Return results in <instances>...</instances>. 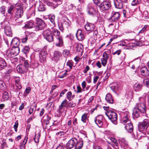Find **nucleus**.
Segmentation results:
<instances>
[{
	"label": "nucleus",
	"instance_id": "4be33fe9",
	"mask_svg": "<svg viewBox=\"0 0 149 149\" xmlns=\"http://www.w3.org/2000/svg\"><path fill=\"white\" fill-rule=\"evenodd\" d=\"M114 4L116 8L121 9L123 7L122 0H114Z\"/></svg>",
	"mask_w": 149,
	"mask_h": 149
},
{
	"label": "nucleus",
	"instance_id": "1a4fd4ad",
	"mask_svg": "<svg viewBox=\"0 0 149 149\" xmlns=\"http://www.w3.org/2000/svg\"><path fill=\"white\" fill-rule=\"evenodd\" d=\"M77 142V139L75 138L71 139L66 144V147L68 149H70L74 147Z\"/></svg>",
	"mask_w": 149,
	"mask_h": 149
},
{
	"label": "nucleus",
	"instance_id": "39448f33",
	"mask_svg": "<svg viewBox=\"0 0 149 149\" xmlns=\"http://www.w3.org/2000/svg\"><path fill=\"white\" fill-rule=\"evenodd\" d=\"M149 125V120L147 119H144L138 124V128L140 132L145 130Z\"/></svg>",
	"mask_w": 149,
	"mask_h": 149
},
{
	"label": "nucleus",
	"instance_id": "9d476101",
	"mask_svg": "<svg viewBox=\"0 0 149 149\" xmlns=\"http://www.w3.org/2000/svg\"><path fill=\"white\" fill-rule=\"evenodd\" d=\"M47 55L46 51L44 50L40 51L39 53V57L40 62L43 63L46 61V57Z\"/></svg>",
	"mask_w": 149,
	"mask_h": 149
},
{
	"label": "nucleus",
	"instance_id": "5fc2aeb1",
	"mask_svg": "<svg viewBox=\"0 0 149 149\" xmlns=\"http://www.w3.org/2000/svg\"><path fill=\"white\" fill-rule=\"evenodd\" d=\"M65 107L60 105L58 109H57V112L58 113H61L64 110Z\"/></svg>",
	"mask_w": 149,
	"mask_h": 149
},
{
	"label": "nucleus",
	"instance_id": "393cba45",
	"mask_svg": "<svg viewBox=\"0 0 149 149\" xmlns=\"http://www.w3.org/2000/svg\"><path fill=\"white\" fill-rule=\"evenodd\" d=\"M141 74L144 76H146L149 75V71L146 67H144L141 68Z\"/></svg>",
	"mask_w": 149,
	"mask_h": 149
},
{
	"label": "nucleus",
	"instance_id": "338daca9",
	"mask_svg": "<svg viewBox=\"0 0 149 149\" xmlns=\"http://www.w3.org/2000/svg\"><path fill=\"white\" fill-rule=\"evenodd\" d=\"M31 89L29 87H27L25 90L24 92V93L25 94V96H26L31 91Z\"/></svg>",
	"mask_w": 149,
	"mask_h": 149
},
{
	"label": "nucleus",
	"instance_id": "0eeeda50",
	"mask_svg": "<svg viewBox=\"0 0 149 149\" xmlns=\"http://www.w3.org/2000/svg\"><path fill=\"white\" fill-rule=\"evenodd\" d=\"M135 107L138 110H139L142 113H144L146 111V108L145 103V102H139L137 103Z\"/></svg>",
	"mask_w": 149,
	"mask_h": 149
},
{
	"label": "nucleus",
	"instance_id": "dca6fc26",
	"mask_svg": "<svg viewBox=\"0 0 149 149\" xmlns=\"http://www.w3.org/2000/svg\"><path fill=\"white\" fill-rule=\"evenodd\" d=\"M118 141L121 147H123L125 149L128 147L127 142L125 139L120 138L118 139Z\"/></svg>",
	"mask_w": 149,
	"mask_h": 149
},
{
	"label": "nucleus",
	"instance_id": "423d86ee",
	"mask_svg": "<svg viewBox=\"0 0 149 149\" xmlns=\"http://www.w3.org/2000/svg\"><path fill=\"white\" fill-rule=\"evenodd\" d=\"M37 25L35 27L36 30L42 29L46 26V25L42 19L37 18L36 19Z\"/></svg>",
	"mask_w": 149,
	"mask_h": 149
},
{
	"label": "nucleus",
	"instance_id": "f257e3e1",
	"mask_svg": "<svg viewBox=\"0 0 149 149\" xmlns=\"http://www.w3.org/2000/svg\"><path fill=\"white\" fill-rule=\"evenodd\" d=\"M107 116L111 121L115 125H116L117 123V114L112 111L109 110L105 112Z\"/></svg>",
	"mask_w": 149,
	"mask_h": 149
},
{
	"label": "nucleus",
	"instance_id": "6ab92c4d",
	"mask_svg": "<svg viewBox=\"0 0 149 149\" xmlns=\"http://www.w3.org/2000/svg\"><path fill=\"white\" fill-rule=\"evenodd\" d=\"M87 11L88 14L91 15H93L96 13L95 10L93 8L91 4H89L88 5Z\"/></svg>",
	"mask_w": 149,
	"mask_h": 149
},
{
	"label": "nucleus",
	"instance_id": "09e8293b",
	"mask_svg": "<svg viewBox=\"0 0 149 149\" xmlns=\"http://www.w3.org/2000/svg\"><path fill=\"white\" fill-rule=\"evenodd\" d=\"M6 55L9 57H13L14 56H15V55H14V54L12 53V51L11 50H8L7 51Z\"/></svg>",
	"mask_w": 149,
	"mask_h": 149
},
{
	"label": "nucleus",
	"instance_id": "20e7f679",
	"mask_svg": "<svg viewBox=\"0 0 149 149\" xmlns=\"http://www.w3.org/2000/svg\"><path fill=\"white\" fill-rule=\"evenodd\" d=\"M44 38L49 42L54 41L53 34L50 29H48L44 30L42 33Z\"/></svg>",
	"mask_w": 149,
	"mask_h": 149
},
{
	"label": "nucleus",
	"instance_id": "473e14b6",
	"mask_svg": "<svg viewBox=\"0 0 149 149\" xmlns=\"http://www.w3.org/2000/svg\"><path fill=\"white\" fill-rule=\"evenodd\" d=\"M64 26L65 28H68V27L70 26L71 23L69 19L66 17H65L63 19V21Z\"/></svg>",
	"mask_w": 149,
	"mask_h": 149
},
{
	"label": "nucleus",
	"instance_id": "69168bd1",
	"mask_svg": "<svg viewBox=\"0 0 149 149\" xmlns=\"http://www.w3.org/2000/svg\"><path fill=\"white\" fill-rule=\"evenodd\" d=\"M6 8L4 6H2L0 8V12L1 13L3 14L5 12Z\"/></svg>",
	"mask_w": 149,
	"mask_h": 149
},
{
	"label": "nucleus",
	"instance_id": "13d9d810",
	"mask_svg": "<svg viewBox=\"0 0 149 149\" xmlns=\"http://www.w3.org/2000/svg\"><path fill=\"white\" fill-rule=\"evenodd\" d=\"M67 65L69 66L70 69H71L73 66V62L72 60H69L67 62Z\"/></svg>",
	"mask_w": 149,
	"mask_h": 149
},
{
	"label": "nucleus",
	"instance_id": "aec40b11",
	"mask_svg": "<svg viewBox=\"0 0 149 149\" xmlns=\"http://www.w3.org/2000/svg\"><path fill=\"white\" fill-rule=\"evenodd\" d=\"M10 87L11 90L13 91H18L22 88L21 84H16L15 85L11 84L10 85Z\"/></svg>",
	"mask_w": 149,
	"mask_h": 149
},
{
	"label": "nucleus",
	"instance_id": "e433bc0d",
	"mask_svg": "<svg viewBox=\"0 0 149 149\" xmlns=\"http://www.w3.org/2000/svg\"><path fill=\"white\" fill-rule=\"evenodd\" d=\"M76 143L75 146L76 149H80L82 147L83 142L82 141H78L77 140V142Z\"/></svg>",
	"mask_w": 149,
	"mask_h": 149
},
{
	"label": "nucleus",
	"instance_id": "2f4dec72",
	"mask_svg": "<svg viewBox=\"0 0 149 149\" xmlns=\"http://www.w3.org/2000/svg\"><path fill=\"white\" fill-rule=\"evenodd\" d=\"M34 24L33 21L32 20H30L24 26V28H31L33 27Z\"/></svg>",
	"mask_w": 149,
	"mask_h": 149
},
{
	"label": "nucleus",
	"instance_id": "f704fd0d",
	"mask_svg": "<svg viewBox=\"0 0 149 149\" xmlns=\"http://www.w3.org/2000/svg\"><path fill=\"white\" fill-rule=\"evenodd\" d=\"M23 4L22 3H18L15 4L14 6L15 8L16 9V10H23Z\"/></svg>",
	"mask_w": 149,
	"mask_h": 149
},
{
	"label": "nucleus",
	"instance_id": "4d7b16f0",
	"mask_svg": "<svg viewBox=\"0 0 149 149\" xmlns=\"http://www.w3.org/2000/svg\"><path fill=\"white\" fill-rule=\"evenodd\" d=\"M72 95V93L71 91H69L67 93L66 98L69 101H70L71 100Z\"/></svg>",
	"mask_w": 149,
	"mask_h": 149
},
{
	"label": "nucleus",
	"instance_id": "680f3d73",
	"mask_svg": "<svg viewBox=\"0 0 149 149\" xmlns=\"http://www.w3.org/2000/svg\"><path fill=\"white\" fill-rule=\"evenodd\" d=\"M144 84L148 88H149V80L148 79H145L143 80Z\"/></svg>",
	"mask_w": 149,
	"mask_h": 149
},
{
	"label": "nucleus",
	"instance_id": "7ed1b4c3",
	"mask_svg": "<svg viewBox=\"0 0 149 149\" xmlns=\"http://www.w3.org/2000/svg\"><path fill=\"white\" fill-rule=\"evenodd\" d=\"M1 26L4 29L5 33L8 36H11L12 31L11 29L9 22L7 21H4L1 23Z\"/></svg>",
	"mask_w": 149,
	"mask_h": 149
},
{
	"label": "nucleus",
	"instance_id": "ea45409f",
	"mask_svg": "<svg viewBox=\"0 0 149 149\" xmlns=\"http://www.w3.org/2000/svg\"><path fill=\"white\" fill-rule=\"evenodd\" d=\"M7 66L6 63L5 61H0V70L4 68Z\"/></svg>",
	"mask_w": 149,
	"mask_h": 149
},
{
	"label": "nucleus",
	"instance_id": "3c124183",
	"mask_svg": "<svg viewBox=\"0 0 149 149\" xmlns=\"http://www.w3.org/2000/svg\"><path fill=\"white\" fill-rule=\"evenodd\" d=\"M40 137V134L39 133L36 134L34 138V140L36 143L39 142V139Z\"/></svg>",
	"mask_w": 149,
	"mask_h": 149
},
{
	"label": "nucleus",
	"instance_id": "f03ea898",
	"mask_svg": "<svg viewBox=\"0 0 149 149\" xmlns=\"http://www.w3.org/2000/svg\"><path fill=\"white\" fill-rule=\"evenodd\" d=\"M111 5L109 0H104L99 5L100 10L104 12L108 10L111 7Z\"/></svg>",
	"mask_w": 149,
	"mask_h": 149
},
{
	"label": "nucleus",
	"instance_id": "412c9836",
	"mask_svg": "<svg viewBox=\"0 0 149 149\" xmlns=\"http://www.w3.org/2000/svg\"><path fill=\"white\" fill-rule=\"evenodd\" d=\"M61 55V53L58 51H55L54 54V56L52 58L53 61H58Z\"/></svg>",
	"mask_w": 149,
	"mask_h": 149
},
{
	"label": "nucleus",
	"instance_id": "8fccbe9b",
	"mask_svg": "<svg viewBox=\"0 0 149 149\" xmlns=\"http://www.w3.org/2000/svg\"><path fill=\"white\" fill-rule=\"evenodd\" d=\"M58 27L60 30L62 32L63 31L64 29V28L65 27L64 26V24H63V22H60L58 23Z\"/></svg>",
	"mask_w": 149,
	"mask_h": 149
},
{
	"label": "nucleus",
	"instance_id": "9b49d317",
	"mask_svg": "<svg viewBox=\"0 0 149 149\" xmlns=\"http://www.w3.org/2000/svg\"><path fill=\"white\" fill-rule=\"evenodd\" d=\"M123 118L121 120V122L124 125L126 123H128L131 122L130 120L129 119L130 117L129 113L127 112H125L123 113Z\"/></svg>",
	"mask_w": 149,
	"mask_h": 149
},
{
	"label": "nucleus",
	"instance_id": "7c9ffc66",
	"mask_svg": "<svg viewBox=\"0 0 149 149\" xmlns=\"http://www.w3.org/2000/svg\"><path fill=\"white\" fill-rule=\"evenodd\" d=\"M119 85L116 82H114L110 85V87L113 91H117L119 90Z\"/></svg>",
	"mask_w": 149,
	"mask_h": 149
},
{
	"label": "nucleus",
	"instance_id": "5701e85b",
	"mask_svg": "<svg viewBox=\"0 0 149 149\" xmlns=\"http://www.w3.org/2000/svg\"><path fill=\"white\" fill-rule=\"evenodd\" d=\"M125 128L126 130L128 132L131 133L133 130V127L131 122L125 124Z\"/></svg>",
	"mask_w": 149,
	"mask_h": 149
},
{
	"label": "nucleus",
	"instance_id": "a19ab883",
	"mask_svg": "<svg viewBox=\"0 0 149 149\" xmlns=\"http://www.w3.org/2000/svg\"><path fill=\"white\" fill-rule=\"evenodd\" d=\"M52 33L53 34V35H54V36L56 37H58L59 36H61V35H60V31L56 29H53Z\"/></svg>",
	"mask_w": 149,
	"mask_h": 149
},
{
	"label": "nucleus",
	"instance_id": "ddd939ff",
	"mask_svg": "<svg viewBox=\"0 0 149 149\" xmlns=\"http://www.w3.org/2000/svg\"><path fill=\"white\" fill-rule=\"evenodd\" d=\"M113 15L109 18V22H114L118 20L120 18L119 13L118 12H116L113 13Z\"/></svg>",
	"mask_w": 149,
	"mask_h": 149
},
{
	"label": "nucleus",
	"instance_id": "f3484780",
	"mask_svg": "<svg viewBox=\"0 0 149 149\" xmlns=\"http://www.w3.org/2000/svg\"><path fill=\"white\" fill-rule=\"evenodd\" d=\"M17 70L18 72L22 74L26 72L28 70V69L22 65H18L17 67Z\"/></svg>",
	"mask_w": 149,
	"mask_h": 149
},
{
	"label": "nucleus",
	"instance_id": "cd10ccee",
	"mask_svg": "<svg viewBox=\"0 0 149 149\" xmlns=\"http://www.w3.org/2000/svg\"><path fill=\"white\" fill-rule=\"evenodd\" d=\"M11 50L12 51V53L14 54V55L16 56L19 52V48L18 46H15V45H14V47L12 48Z\"/></svg>",
	"mask_w": 149,
	"mask_h": 149
},
{
	"label": "nucleus",
	"instance_id": "72a5a7b5",
	"mask_svg": "<svg viewBox=\"0 0 149 149\" xmlns=\"http://www.w3.org/2000/svg\"><path fill=\"white\" fill-rule=\"evenodd\" d=\"M23 14V10H16L15 16L17 18H19L21 17Z\"/></svg>",
	"mask_w": 149,
	"mask_h": 149
},
{
	"label": "nucleus",
	"instance_id": "4c0bfd02",
	"mask_svg": "<svg viewBox=\"0 0 149 149\" xmlns=\"http://www.w3.org/2000/svg\"><path fill=\"white\" fill-rule=\"evenodd\" d=\"M19 43L18 39L16 38H13L11 41V44H13L14 45H16V46H18Z\"/></svg>",
	"mask_w": 149,
	"mask_h": 149
},
{
	"label": "nucleus",
	"instance_id": "c756f323",
	"mask_svg": "<svg viewBox=\"0 0 149 149\" xmlns=\"http://www.w3.org/2000/svg\"><path fill=\"white\" fill-rule=\"evenodd\" d=\"M105 99L108 103L110 104H112L113 102V99L111 95L110 94H107L105 97Z\"/></svg>",
	"mask_w": 149,
	"mask_h": 149
},
{
	"label": "nucleus",
	"instance_id": "6e6d98bb",
	"mask_svg": "<svg viewBox=\"0 0 149 149\" xmlns=\"http://www.w3.org/2000/svg\"><path fill=\"white\" fill-rule=\"evenodd\" d=\"M70 54V51L67 49H64L63 52V55L65 57L68 56Z\"/></svg>",
	"mask_w": 149,
	"mask_h": 149
},
{
	"label": "nucleus",
	"instance_id": "6e6552de",
	"mask_svg": "<svg viewBox=\"0 0 149 149\" xmlns=\"http://www.w3.org/2000/svg\"><path fill=\"white\" fill-rule=\"evenodd\" d=\"M41 1L48 6H52L54 8L57 7L58 4V3L54 0H51L50 1L47 0H41Z\"/></svg>",
	"mask_w": 149,
	"mask_h": 149
},
{
	"label": "nucleus",
	"instance_id": "c85d7f7f",
	"mask_svg": "<svg viewBox=\"0 0 149 149\" xmlns=\"http://www.w3.org/2000/svg\"><path fill=\"white\" fill-rule=\"evenodd\" d=\"M142 85L141 84L136 83L134 86V90L136 91H139L141 90L142 88Z\"/></svg>",
	"mask_w": 149,
	"mask_h": 149
},
{
	"label": "nucleus",
	"instance_id": "37998d69",
	"mask_svg": "<svg viewBox=\"0 0 149 149\" xmlns=\"http://www.w3.org/2000/svg\"><path fill=\"white\" fill-rule=\"evenodd\" d=\"M27 137H25L22 142L21 143L19 146L20 149H23L24 148V146L27 141Z\"/></svg>",
	"mask_w": 149,
	"mask_h": 149
},
{
	"label": "nucleus",
	"instance_id": "49530a36",
	"mask_svg": "<svg viewBox=\"0 0 149 149\" xmlns=\"http://www.w3.org/2000/svg\"><path fill=\"white\" fill-rule=\"evenodd\" d=\"M38 10L40 11H44L45 10V8L44 5L42 3H40L38 7Z\"/></svg>",
	"mask_w": 149,
	"mask_h": 149
},
{
	"label": "nucleus",
	"instance_id": "bb28decb",
	"mask_svg": "<svg viewBox=\"0 0 149 149\" xmlns=\"http://www.w3.org/2000/svg\"><path fill=\"white\" fill-rule=\"evenodd\" d=\"M111 142L113 144L111 145L114 149H118L119 147L118 146V143L117 140L114 138H111Z\"/></svg>",
	"mask_w": 149,
	"mask_h": 149
},
{
	"label": "nucleus",
	"instance_id": "4468645a",
	"mask_svg": "<svg viewBox=\"0 0 149 149\" xmlns=\"http://www.w3.org/2000/svg\"><path fill=\"white\" fill-rule=\"evenodd\" d=\"M76 36L77 39L79 41H82L85 38L84 33L80 29H78L77 30L76 34Z\"/></svg>",
	"mask_w": 149,
	"mask_h": 149
},
{
	"label": "nucleus",
	"instance_id": "e2e57ef3",
	"mask_svg": "<svg viewBox=\"0 0 149 149\" xmlns=\"http://www.w3.org/2000/svg\"><path fill=\"white\" fill-rule=\"evenodd\" d=\"M55 16L54 15L51 16L49 17V19L52 24H54Z\"/></svg>",
	"mask_w": 149,
	"mask_h": 149
},
{
	"label": "nucleus",
	"instance_id": "f8f14e48",
	"mask_svg": "<svg viewBox=\"0 0 149 149\" xmlns=\"http://www.w3.org/2000/svg\"><path fill=\"white\" fill-rule=\"evenodd\" d=\"M55 45L57 47H62L63 46V37L62 36L56 37Z\"/></svg>",
	"mask_w": 149,
	"mask_h": 149
},
{
	"label": "nucleus",
	"instance_id": "c9c22d12",
	"mask_svg": "<svg viewBox=\"0 0 149 149\" xmlns=\"http://www.w3.org/2000/svg\"><path fill=\"white\" fill-rule=\"evenodd\" d=\"M14 8V6L13 5H11L10 6L8 7L7 10L8 13L10 15L13 14Z\"/></svg>",
	"mask_w": 149,
	"mask_h": 149
},
{
	"label": "nucleus",
	"instance_id": "a878e982",
	"mask_svg": "<svg viewBox=\"0 0 149 149\" xmlns=\"http://www.w3.org/2000/svg\"><path fill=\"white\" fill-rule=\"evenodd\" d=\"M9 96L8 93L6 91L3 92V93L1 100L3 102H6L9 100Z\"/></svg>",
	"mask_w": 149,
	"mask_h": 149
},
{
	"label": "nucleus",
	"instance_id": "79ce46f5",
	"mask_svg": "<svg viewBox=\"0 0 149 149\" xmlns=\"http://www.w3.org/2000/svg\"><path fill=\"white\" fill-rule=\"evenodd\" d=\"M76 48L78 52H83V47L81 44H78L76 46Z\"/></svg>",
	"mask_w": 149,
	"mask_h": 149
},
{
	"label": "nucleus",
	"instance_id": "bf43d9fd",
	"mask_svg": "<svg viewBox=\"0 0 149 149\" xmlns=\"http://www.w3.org/2000/svg\"><path fill=\"white\" fill-rule=\"evenodd\" d=\"M141 1V0H133L131 4L132 6H135L139 3Z\"/></svg>",
	"mask_w": 149,
	"mask_h": 149
},
{
	"label": "nucleus",
	"instance_id": "b1692460",
	"mask_svg": "<svg viewBox=\"0 0 149 149\" xmlns=\"http://www.w3.org/2000/svg\"><path fill=\"white\" fill-rule=\"evenodd\" d=\"M142 113L140 111L138 110L135 107L133 110V112L132 113L133 117L134 118H136L138 117L141 113Z\"/></svg>",
	"mask_w": 149,
	"mask_h": 149
},
{
	"label": "nucleus",
	"instance_id": "603ef678",
	"mask_svg": "<svg viewBox=\"0 0 149 149\" xmlns=\"http://www.w3.org/2000/svg\"><path fill=\"white\" fill-rule=\"evenodd\" d=\"M24 66L28 69V68L31 66L30 62L28 60H26L24 61Z\"/></svg>",
	"mask_w": 149,
	"mask_h": 149
},
{
	"label": "nucleus",
	"instance_id": "de8ad7c7",
	"mask_svg": "<svg viewBox=\"0 0 149 149\" xmlns=\"http://www.w3.org/2000/svg\"><path fill=\"white\" fill-rule=\"evenodd\" d=\"M29 50L30 48L29 47L24 46L22 49V52L25 54H26L29 52Z\"/></svg>",
	"mask_w": 149,
	"mask_h": 149
},
{
	"label": "nucleus",
	"instance_id": "58836bf2",
	"mask_svg": "<svg viewBox=\"0 0 149 149\" xmlns=\"http://www.w3.org/2000/svg\"><path fill=\"white\" fill-rule=\"evenodd\" d=\"M88 114L87 113H84L82 116L81 118V120L84 123L86 122L87 120H88Z\"/></svg>",
	"mask_w": 149,
	"mask_h": 149
},
{
	"label": "nucleus",
	"instance_id": "864d4df0",
	"mask_svg": "<svg viewBox=\"0 0 149 149\" xmlns=\"http://www.w3.org/2000/svg\"><path fill=\"white\" fill-rule=\"evenodd\" d=\"M50 120L51 118L47 115L44 120V123H45L46 125H48L49 124Z\"/></svg>",
	"mask_w": 149,
	"mask_h": 149
},
{
	"label": "nucleus",
	"instance_id": "a18cd8bd",
	"mask_svg": "<svg viewBox=\"0 0 149 149\" xmlns=\"http://www.w3.org/2000/svg\"><path fill=\"white\" fill-rule=\"evenodd\" d=\"M6 88V85L5 83L2 81H0V89L1 90H4Z\"/></svg>",
	"mask_w": 149,
	"mask_h": 149
},
{
	"label": "nucleus",
	"instance_id": "a211bd4d",
	"mask_svg": "<svg viewBox=\"0 0 149 149\" xmlns=\"http://www.w3.org/2000/svg\"><path fill=\"white\" fill-rule=\"evenodd\" d=\"M85 29L89 33L93 31L94 29L95 26L94 24L90 23H87L85 25Z\"/></svg>",
	"mask_w": 149,
	"mask_h": 149
},
{
	"label": "nucleus",
	"instance_id": "0e129e2a",
	"mask_svg": "<svg viewBox=\"0 0 149 149\" xmlns=\"http://www.w3.org/2000/svg\"><path fill=\"white\" fill-rule=\"evenodd\" d=\"M107 60L103 58L101 59L102 64L104 66H105L106 65L107 63Z\"/></svg>",
	"mask_w": 149,
	"mask_h": 149
},
{
	"label": "nucleus",
	"instance_id": "c03bdc74",
	"mask_svg": "<svg viewBox=\"0 0 149 149\" xmlns=\"http://www.w3.org/2000/svg\"><path fill=\"white\" fill-rule=\"evenodd\" d=\"M58 95V93L57 92H54L53 94H52L50 97L49 99L48 100L49 101H54V97Z\"/></svg>",
	"mask_w": 149,
	"mask_h": 149
},
{
	"label": "nucleus",
	"instance_id": "052dcab7",
	"mask_svg": "<svg viewBox=\"0 0 149 149\" xmlns=\"http://www.w3.org/2000/svg\"><path fill=\"white\" fill-rule=\"evenodd\" d=\"M68 101L66 99H65L62 101L60 105L65 107H66Z\"/></svg>",
	"mask_w": 149,
	"mask_h": 149
},
{
	"label": "nucleus",
	"instance_id": "774afa93",
	"mask_svg": "<svg viewBox=\"0 0 149 149\" xmlns=\"http://www.w3.org/2000/svg\"><path fill=\"white\" fill-rule=\"evenodd\" d=\"M68 106L70 107H74L75 106L76 104L73 101H72L68 104Z\"/></svg>",
	"mask_w": 149,
	"mask_h": 149
},
{
	"label": "nucleus",
	"instance_id": "2eb2a0df",
	"mask_svg": "<svg viewBox=\"0 0 149 149\" xmlns=\"http://www.w3.org/2000/svg\"><path fill=\"white\" fill-rule=\"evenodd\" d=\"M102 117L101 116H97L95 119V122L99 127H101L103 125Z\"/></svg>",
	"mask_w": 149,
	"mask_h": 149
}]
</instances>
